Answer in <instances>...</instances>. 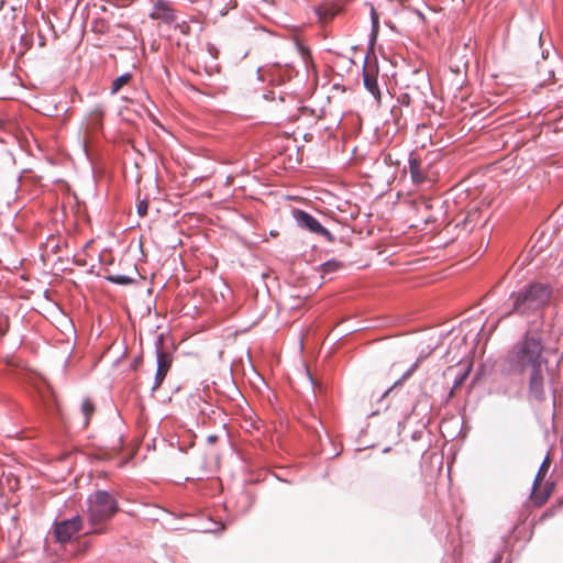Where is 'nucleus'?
<instances>
[{
    "instance_id": "obj_1",
    "label": "nucleus",
    "mask_w": 563,
    "mask_h": 563,
    "mask_svg": "<svg viewBox=\"0 0 563 563\" xmlns=\"http://www.w3.org/2000/svg\"><path fill=\"white\" fill-rule=\"evenodd\" d=\"M543 343L537 331H528L512 345L504 360V371L509 374H529V396L538 402L545 399L548 360L543 357Z\"/></svg>"
},
{
    "instance_id": "obj_2",
    "label": "nucleus",
    "mask_w": 563,
    "mask_h": 563,
    "mask_svg": "<svg viewBox=\"0 0 563 563\" xmlns=\"http://www.w3.org/2000/svg\"><path fill=\"white\" fill-rule=\"evenodd\" d=\"M86 504L87 520L92 529L85 534L103 533L106 531L103 525L119 510L114 495L108 490H96L87 497Z\"/></svg>"
},
{
    "instance_id": "obj_3",
    "label": "nucleus",
    "mask_w": 563,
    "mask_h": 563,
    "mask_svg": "<svg viewBox=\"0 0 563 563\" xmlns=\"http://www.w3.org/2000/svg\"><path fill=\"white\" fill-rule=\"evenodd\" d=\"M552 295V287L544 283L532 282L518 291L511 292L509 301L511 305L510 312L519 314H528L544 307Z\"/></svg>"
},
{
    "instance_id": "obj_4",
    "label": "nucleus",
    "mask_w": 563,
    "mask_h": 563,
    "mask_svg": "<svg viewBox=\"0 0 563 563\" xmlns=\"http://www.w3.org/2000/svg\"><path fill=\"white\" fill-rule=\"evenodd\" d=\"M164 334H158L155 340L156 373L153 390L161 387L173 363V354L164 347Z\"/></svg>"
},
{
    "instance_id": "obj_5",
    "label": "nucleus",
    "mask_w": 563,
    "mask_h": 563,
    "mask_svg": "<svg viewBox=\"0 0 563 563\" xmlns=\"http://www.w3.org/2000/svg\"><path fill=\"white\" fill-rule=\"evenodd\" d=\"M292 217L297 225L313 234L324 238L328 242L334 241V235L325 229L312 214L301 209H294Z\"/></svg>"
},
{
    "instance_id": "obj_6",
    "label": "nucleus",
    "mask_w": 563,
    "mask_h": 563,
    "mask_svg": "<svg viewBox=\"0 0 563 563\" xmlns=\"http://www.w3.org/2000/svg\"><path fill=\"white\" fill-rule=\"evenodd\" d=\"M84 526L81 516L76 515L69 519H65L54 523V534L58 542L66 543L71 540Z\"/></svg>"
},
{
    "instance_id": "obj_7",
    "label": "nucleus",
    "mask_w": 563,
    "mask_h": 563,
    "mask_svg": "<svg viewBox=\"0 0 563 563\" xmlns=\"http://www.w3.org/2000/svg\"><path fill=\"white\" fill-rule=\"evenodd\" d=\"M549 467H550V459H549V455H547L544 457L543 462L541 463V465L537 472V475L534 477V481L532 483L531 497L534 500V503L538 505L544 504L548 500L550 493H551V489H545L542 493L538 492Z\"/></svg>"
},
{
    "instance_id": "obj_8",
    "label": "nucleus",
    "mask_w": 563,
    "mask_h": 563,
    "mask_svg": "<svg viewBox=\"0 0 563 563\" xmlns=\"http://www.w3.org/2000/svg\"><path fill=\"white\" fill-rule=\"evenodd\" d=\"M152 20H159L166 24L175 21L176 16L174 10L165 1H157L154 4L153 11L150 13Z\"/></svg>"
},
{
    "instance_id": "obj_9",
    "label": "nucleus",
    "mask_w": 563,
    "mask_h": 563,
    "mask_svg": "<svg viewBox=\"0 0 563 563\" xmlns=\"http://www.w3.org/2000/svg\"><path fill=\"white\" fill-rule=\"evenodd\" d=\"M363 84L366 90L374 97L376 101H380V90L377 82V76L364 68Z\"/></svg>"
},
{
    "instance_id": "obj_10",
    "label": "nucleus",
    "mask_w": 563,
    "mask_h": 563,
    "mask_svg": "<svg viewBox=\"0 0 563 563\" xmlns=\"http://www.w3.org/2000/svg\"><path fill=\"white\" fill-rule=\"evenodd\" d=\"M409 173L415 185H421L427 179V176L421 169L420 162L412 156L409 157Z\"/></svg>"
},
{
    "instance_id": "obj_11",
    "label": "nucleus",
    "mask_w": 563,
    "mask_h": 563,
    "mask_svg": "<svg viewBox=\"0 0 563 563\" xmlns=\"http://www.w3.org/2000/svg\"><path fill=\"white\" fill-rule=\"evenodd\" d=\"M419 364V360H417L404 374L402 376L394 383L391 387L384 391L380 396V400H383L386 396H388L397 386L401 385L406 379H408L417 369Z\"/></svg>"
},
{
    "instance_id": "obj_12",
    "label": "nucleus",
    "mask_w": 563,
    "mask_h": 563,
    "mask_svg": "<svg viewBox=\"0 0 563 563\" xmlns=\"http://www.w3.org/2000/svg\"><path fill=\"white\" fill-rule=\"evenodd\" d=\"M132 79V75L130 73H124L117 77L111 85V95H115L120 91V89L126 85Z\"/></svg>"
},
{
    "instance_id": "obj_13",
    "label": "nucleus",
    "mask_w": 563,
    "mask_h": 563,
    "mask_svg": "<svg viewBox=\"0 0 563 563\" xmlns=\"http://www.w3.org/2000/svg\"><path fill=\"white\" fill-rule=\"evenodd\" d=\"M80 409H81V412H82V416H84V427H87L89 424L90 417L95 412V405L90 401V399L86 398L81 402V408Z\"/></svg>"
},
{
    "instance_id": "obj_14",
    "label": "nucleus",
    "mask_w": 563,
    "mask_h": 563,
    "mask_svg": "<svg viewBox=\"0 0 563 563\" xmlns=\"http://www.w3.org/2000/svg\"><path fill=\"white\" fill-rule=\"evenodd\" d=\"M341 267H342V263L341 262H338L335 260H331V261L324 262L322 264V272L325 273V274L333 273V272H336Z\"/></svg>"
},
{
    "instance_id": "obj_15",
    "label": "nucleus",
    "mask_w": 563,
    "mask_h": 563,
    "mask_svg": "<svg viewBox=\"0 0 563 563\" xmlns=\"http://www.w3.org/2000/svg\"><path fill=\"white\" fill-rule=\"evenodd\" d=\"M108 279L118 285H126L131 282V278L125 275H112Z\"/></svg>"
},
{
    "instance_id": "obj_16",
    "label": "nucleus",
    "mask_w": 563,
    "mask_h": 563,
    "mask_svg": "<svg viewBox=\"0 0 563 563\" xmlns=\"http://www.w3.org/2000/svg\"><path fill=\"white\" fill-rule=\"evenodd\" d=\"M371 20H372V31L376 33L378 31L379 21H378V14L374 7L371 9Z\"/></svg>"
},
{
    "instance_id": "obj_17",
    "label": "nucleus",
    "mask_w": 563,
    "mask_h": 563,
    "mask_svg": "<svg viewBox=\"0 0 563 563\" xmlns=\"http://www.w3.org/2000/svg\"><path fill=\"white\" fill-rule=\"evenodd\" d=\"M147 210H148V201L146 199H143V200L139 201V203H137V213H139V216L140 217L146 216Z\"/></svg>"
},
{
    "instance_id": "obj_18",
    "label": "nucleus",
    "mask_w": 563,
    "mask_h": 563,
    "mask_svg": "<svg viewBox=\"0 0 563 563\" xmlns=\"http://www.w3.org/2000/svg\"><path fill=\"white\" fill-rule=\"evenodd\" d=\"M467 376V373H464L462 375H460L459 377H456L454 379V383H453V389L457 388L459 386H461L465 379V377Z\"/></svg>"
},
{
    "instance_id": "obj_19",
    "label": "nucleus",
    "mask_w": 563,
    "mask_h": 563,
    "mask_svg": "<svg viewBox=\"0 0 563 563\" xmlns=\"http://www.w3.org/2000/svg\"><path fill=\"white\" fill-rule=\"evenodd\" d=\"M217 441H218V435H216V434H210V435H208V437H207V442H208L209 444H213V443H216Z\"/></svg>"
},
{
    "instance_id": "obj_20",
    "label": "nucleus",
    "mask_w": 563,
    "mask_h": 563,
    "mask_svg": "<svg viewBox=\"0 0 563 563\" xmlns=\"http://www.w3.org/2000/svg\"><path fill=\"white\" fill-rule=\"evenodd\" d=\"M501 562V555L495 556L492 563H500Z\"/></svg>"
}]
</instances>
